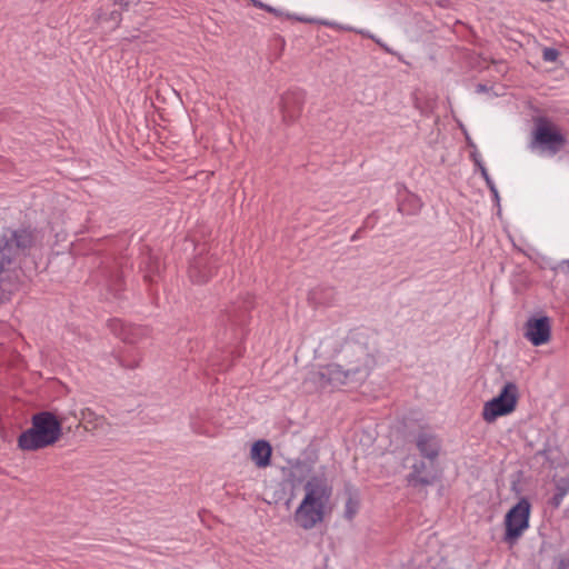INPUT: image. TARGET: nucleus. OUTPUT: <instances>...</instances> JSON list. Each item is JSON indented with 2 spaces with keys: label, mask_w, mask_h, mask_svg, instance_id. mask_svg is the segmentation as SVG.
I'll list each match as a JSON object with an SVG mask.
<instances>
[{
  "label": "nucleus",
  "mask_w": 569,
  "mask_h": 569,
  "mask_svg": "<svg viewBox=\"0 0 569 569\" xmlns=\"http://www.w3.org/2000/svg\"><path fill=\"white\" fill-rule=\"evenodd\" d=\"M36 242L31 228L6 229L0 236V306L10 301L21 288V257Z\"/></svg>",
  "instance_id": "obj_1"
},
{
  "label": "nucleus",
  "mask_w": 569,
  "mask_h": 569,
  "mask_svg": "<svg viewBox=\"0 0 569 569\" xmlns=\"http://www.w3.org/2000/svg\"><path fill=\"white\" fill-rule=\"evenodd\" d=\"M62 436V420L50 411L32 416L31 427L18 437V448L23 451H37L54 445Z\"/></svg>",
  "instance_id": "obj_2"
},
{
  "label": "nucleus",
  "mask_w": 569,
  "mask_h": 569,
  "mask_svg": "<svg viewBox=\"0 0 569 569\" xmlns=\"http://www.w3.org/2000/svg\"><path fill=\"white\" fill-rule=\"evenodd\" d=\"M370 372L371 367L369 366L368 357H366L358 359L355 365L350 363L347 368H342L337 363L323 366L313 375L312 379L321 389L328 387L338 388L340 386L362 383Z\"/></svg>",
  "instance_id": "obj_3"
},
{
  "label": "nucleus",
  "mask_w": 569,
  "mask_h": 569,
  "mask_svg": "<svg viewBox=\"0 0 569 569\" xmlns=\"http://www.w3.org/2000/svg\"><path fill=\"white\" fill-rule=\"evenodd\" d=\"M254 308V297L244 295L230 302L220 313L219 322L230 328L236 338L242 333L250 321V312Z\"/></svg>",
  "instance_id": "obj_4"
},
{
  "label": "nucleus",
  "mask_w": 569,
  "mask_h": 569,
  "mask_svg": "<svg viewBox=\"0 0 569 569\" xmlns=\"http://www.w3.org/2000/svg\"><path fill=\"white\" fill-rule=\"evenodd\" d=\"M531 505L521 498L505 516V533L502 541L512 548L529 528Z\"/></svg>",
  "instance_id": "obj_5"
},
{
  "label": "nucleus",
  "mask_w": 569,
  "mask_h": 569,
  "mask_svg": "<svg viewBox=\"0 0 569 569\" xmlns=\"http://www.w3.org/2000/svg\"><path fill=\"white\" fill-rule=\"evenodd\" d=\"M519 399V389L515 382H506L500 393L486 402L482 410V418L486 422H493L498 417L515 411Z\"/></svg>",
  "instance_id": "obj_6"
},
{
  "label": "nucleus",
  "mask_w": 569,
  "mask_h": 569,
  "mask_svg": "<svg viewBox=\"0 0 569 569\" xmlns=\"http://www.w3.org/2000/svg\"><path fill=\"white\" fill-rule=\"evenodd\" d=\"M533 142L556 153L560 151L567 140L558 127L546 117L536 119Z\"/></svg>",
  "instance_id": "obj_7"
},
{
  "label": "nucleus",
  "mask_w": 569,
  "mask_h": 569,
  "mask_svg": "<svg viewBox=\"0 0 569 569\" xmlns=\"http://www.w3.org/2000/svg\"><path fill=\"white\" fill-rule=\"evenodd\" d=\"M219 259L214 254L199 253L189 263L188 277L194 284L207 283L216 273Z\"/></svg>",
  "instance_id": "obj_8"
},
{
  "label": "nucleus",
  "mask_w": 569,
  "mask_h": 569,
  "mask_svg": "<svg viewBox=\"0 0 569 569\" xmlns=\"http://www.w3.org/2000/svg\"><path fill=\"white\" fill-rule=\"evenodd\" d=\"M306 102L302 90H289L281 98L282 120L287 124L295 123L301 116Z\"/></svg>",
  "instance_id": "obj_9"
},
{
  "label": "nucleus",
  "mask_w": 569,
  "mask_h": 569,
  "mask_svg": "<svg viewBox=\"0 0 569 569\" xmlns=\"http://www.w3.org/2000/svg\"><path fill=\"white\" fill-rule=\"evenodd\" d=\"M305 491L306 495L302 500L306 503L319 505L326 508L330 500L332 488L328 485L326 478L313 476L306 482Z\"/></svg>",
  "instance_id": "obj_10"
},
{
  "label": "nucleus",
  "mask_w": 569,
  "mask_h": 569,
  "mask_svg": "<svg viewBox=\"0 0 569 569\" xmlns=\"http://www.w3.org/2000/svg\"><path fill=\"white\" fill-rule=\"evenodd\" d=\"M325 509L326 508L322 506L306 503V501L302 500L295 512V521L302 529L310 530L323 521Z\"/></svg>",
  "instance_id": "obj_11"
},
{
  "label": "nucleus",
  "mask_w": 569,
  "mask_h": 569,
  "mask_svg": "<svg viewBox=\"0 0 569 569\" xmlns=\"http://www.w3.org/2000/svg\"><path fill=\"white\" fill-rule=\"evenodd\" d=\"M525 337L533 345L541 346L551 338V323L548 317L530 318L526 322Z\"/></svg>",
  "instance_id": "obj_12"
},
{
  "label": "nucleus",
  "mask_w": 569,
  "mask_h": 569,
  "mask_svg": "<svg viewBox=\"0 0 569 569\" xmlns=\"http://www.w3.org/2000/svg\"><path fill=\"white\" fill-rule=\"evenodd\" d=\"M416 446L422 457L435 461L440 452L441 443L437 436L421 432L416 439Z\"/></svg>",
  "instance_id": "obj_13"
},
{
  "label": "nucleus",
  "mask_w": 569,
  "mask_h": 569,
  "mask_svg": "<svg viewBox=\"0 0 569 569\" xmlns=\"http://www.w3.org/2000/svg\"><path fill=\"white\" fill-rule=\"evenodd\" d=\"M272 448L266 440L256 441L250 450V458L258 468H266L271 463Z\"/></svg>",
  "instance_id": "obj_14"
},
{
  "label": "nucleus",
  "mask_w": 569,
  "mask_h": 569,
  "mask_svg": "<svg viewBox=\"0 0 569 569\" xmlns=\"http://www.w3.org/2000/svg\"><path fill=\"white\" fill-rule=\"evenodd\" d=\"M106 286L108 290L118 297L124 290L123 271L118 263L104 270Z\"/></svg>",
  "instance_id": "obj_15"
},
{
  "label": "nucleus",
  "mask_w": 569,
  "mask_h": 569,
  "mask_svg": "<svg viewBox=\"0 0 569 569\" xmlns=\"http://www.w3.org/2000/svg\"><path fill=\"white\" fill-rule=\"evenodd\" d=\"M411 472L407 476L406 480L408 486L413 488L427 487L435 482L433 476H423L426 463L423 461L417 462L412 466Z\"/></svg>",
  "instance_id": "obj_16"
},
{
  "label": "nucleus",
  "mask_w": 569,
  "mask_h": 569,
  "mask_svg": "<svg viewBox=\"0 0 569 569\" xmlns=\"http://www.w3.org/2000/svg\"><path fill=\"white\" fill-rule=\"evenodd\" d=\"M114 326H120V332L118 333L121 340L128 343H136L142 337L148 335V330L144 327L136 326V325H124L118 320H116Z\"/></svg>",
  "instance_id": "obj_17"
},
{
  "label": "nucleus",
  "mask_w": 569,
  "mask_h": 569,
  "mask_svg": "<svg viewBox=\"0 0 569 569\" xmlns=\"http://www.w3.org/2000/svg\"><path fill=\"white\" fill-rule=\"evenodd\" d=\"M569 492V478H561L556 482V490L549 500V505L553 509H558L562 502L563 497Z\"/></svg>",
  "instance_id": "obj_18"
},
{
  "label": "nucleus",
  "mask_w": 569,
  "mask_h": 569,
  "mask_svg": "<svg viewBox=\"0 0 569 569\" xmlns=\"http://www.w3.org/2000/svg\"><path fill=\"white\" fill-rule=\"evenodd\" d=\"M103 420V417H98L91 409L86 408L81 411V421L84 422V428L89 429H96L100 421Z\"/></svg>",
  "instance_id": "obj_19"
},
{
  "label": "nucleus",
  "mask_w": 569,
  "mask_h": 569,
  "mask_svg": "<svg viewBox=\"0 0 569 569\" xmlns=\"http://www.w3.org/2000/svg\"><path fill=\"white\" fill-rule=\"evenodd\" d=\"M159 273V261L153 259L152 257H148L147 261V271L144 274V280L148 282H154V274Z\"/></svg>",
  "instance_id": "obj_20"
},
{
  "label": "nucleus",
  "mask_w": 569,
  "mask_h": 569,
  "mask_svg": "<svg viewBox=\"0 0 569 569\" xmlns=\"http://www.w3.org/2000/svg\"><path fill=\"white\" fill-rule=\"evenodd\" d=\"M559 57V51L555 48H545L542 51V58L545 61L555 62Z\"/></svg>",
  "instance_id": "obj_21"
},
{
  "label": "nucleus",
  "mask_w": 569,
  "mask_h": 569,
  "mask_svg": "<svg viewBox=\"0 0 569 569\" xmlns=\"http://www.w3.org/2000/svg\"><path fill=\"white\" fill-rule=\"evenodd\" d=\"M477 166L479 167L480 171H481V174L482 177L485 178L487 184L489 186L490 190L495 193V196H498L497 193V190L495 188V184L493 182L491 181L489 174H488V171L487 169L485 168V166H482L479 161H476Z\"/></svg>",
  "instance_id": "obj_22"
},
{
  "label": "nucleus",
  "mask_w": 569,
  "mask_h": 569,
  "mask_svg": "<svg viewBox=\"0 0 569 569\" xmlns=\"http://www.w3.org/2000/svg\"><path fill=\"white\" fill-rule=\"evenodd\" d=\"M358 503L352 498H349L346 503V517L352 519L357 512Z\"/></svg>",
  "instance_id": "obj_23"
},
{
  "label": "nucleus",
  "mask_w": 569,
  "mask_h": 569,
  "mask_svg": "<svg viewBox=\"0 0 569 569\" xmlns=\"http://www.w3.org/2000/svg\"><path fill=\"white\" fill-rule=\"evenodd\" d=\"M569 568V557L568 558H561L559 560L557 569H568Z\"/></svg>",
  "instance_id": "obj_24"
},
{
  "label": "nucleus",
  "mask_w": 569,
  "mask_h": 569,
  "mask_svg": "<svg viewBox=\"0 0 569 569\" xmlns=\"http://www.w3.org/2000/svg\"><path fill=\"white\" fill-rule=\"evenodd\" d=\"M113 3L120 4L123 9H128V7L130 6L129 0H113Z\"/></svg>",
  "instance_id": "obj_25"
}]
</instances>
